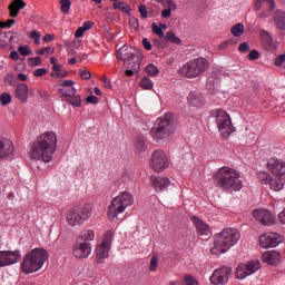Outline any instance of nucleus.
<instances>
[{
    "label": "nucleus",
    "mask_w": 285,
    "mask_h": 285,
    "mask_svg": "<svg viewBox=\"0 0 285 285\" xmlns=\"http://www.w3.org/2000/svg\"><path fill=\"white\" fill-rule=\"evenodd\" d=\"M267 168L276 177H285V163L284 161H282L279 159L272 158L267 163Z\"/></svg>",
    "instance_id": "6ab92c4d"
},
{
    "label": "nucleus",
    "mask_w": 285,
    "mask_h": 285,
    "mask_svg": "<svg viewBox=\"0 0 285 285\" xmlns=\"http://www.w3.org/2000/svg\"><path fill=\"white\" fill-rule=\"evenodd\" d=\"M87 104H92L94 106H97L99 104V98H97L95 95L88 96L86 99Z\"/></svg>",
    "instance_id": "13d9d810"
},
{
    "label": "nucleus",
    "mask_w": 285,
    "mask_h": 285,
    "mask_svg": "<svg viewBox=\"0 0 285 285\" xmlns=\"http://www.w3.org/2000/svg\"><path fill=\"white\" fill-rule=\"evenodd\" d=\"M92 217V205L85 204L82 207H73L66 213V222L69 226H82Z\"/></svg>",
    "instance_id": "6e6552de"
},
{
    "label": "nucleus",
    "mask_w": 285,
    "mask_h": 285,
    "mask_svg": "<svg viewBox=\"0 0 285 285\" xmlns=\"http://www.w3.org/2000/svg\"><path fill=\"white\" fill-rule=\"evenodd\" d=\"M31 66H41V57L30 58Z\"/></svg>",
    "instance_id": "69168bd1"
},
{
    "label": "nucleus",
    "mask_w": 285,
    "mask_h": 285,
    "mask_svg": "<svg viewBox=\"0 0 285 285\" xmlns=\"http://www.w3.org/2000/svg\"><path fill=\"white\" fill-rule=\"evenodd\" d=\"M101 82H102V86L105 88H107L108 90H110V88H112V82H110V78H108L106 76H102L101 77Z\"/></svg>",
    "instance_id": "5fc2aeb1"
},
{
    "label": "nucleus",
    "mask_w": 285,
    "mask_h": 285,
    "mask_svg": "<svg viewBox=\"0 0 285 285\" xmlns=\"http://www.w3.org/2000/svg\"><path fill=\"white\" fill-rule=\"evenodd\" d=\"M140 88H142V90H153L154 88V82L150 78L145 77L140 80Z\"/></svg>",
    "instance_id": "a19ab883"
},
{
    "label": "nucleus",
    "mask_w": 285,
    "mask_h": 285,
    "mask_svg": "<svg viewBox=\"0 0 285 285\" xmlns=\"http://www.w3.org/2000/svg\"><path fill=\"white\" fill-rule=\"evenodd\" d=\"M168 166H170V163H168V156H166V153L159 149L155 150L150 158V168L156 173H164Z\"/></svg>",
    "instance_id": "9b49d317"
},
{
    "label": "nucleus",
    "mask_w": 285,
    "mask_h": 285,
    "mask_svg": "<svg viewBox=\"0 0 285 285\" xmlns=\"http://www.w3.org/2000/svg\"><path fill=\"white\" fill-rule=\"evenodd\" d=\"M247 264V277H249V275H255V273H257V271H259V268H262V263L259 261H249L246 263Z\"/></svg>",
    "instance_id": "473e14b6"
},
{
    "label": "nucleus",
    "mask_w": 285,
    "mask_h": 285,
    "mask_svg": "<svg viewBox=\"0 0 285 285\" xmlns=\"http://www.w3.org/2000/svg\"><path fill=\"white\" fill-rule=\"evenodd\" d=\"M247 273H248V265L246 263H242L236 268V278L246 279Z\"/></svg>",
    "instance_id": "72a5a7b5"
},
{
    "label": "nucleus",
    "mask_w": 285,
    "mask_h": 285,
    "mask_svg": "<svg viewBox=\"0 0 285 285\" xmlns=\"http://www.w3.org/2000/svg\"><path fill=\"white\" fill-rule=\"evenodd\" d=\"M214 245L210 248L212 255H224V253H228L236 246V244L242 239V234L237 228H225L220 233L214 235Z\"/></svg>",
    "instance_id": "f03ea898"
},
{
    "label": "nucleus",
    "mask_w": 285,
    "mask_h": 285,
    "mask_svg": "<svg viewBox=\"0 0 285 285\" xmlns=\"http://www.w3.org/2000/svg\"><path fill=\"white\" fill-rule=\"evenodd\" d=\"M247 264V277H249V275H255V273H257V271H259V268H262V263L259 261H249L246 263Z\"/></svg>",
    "instance_id": "2f4dec72"
},
{
    "label": "nucleus",
    "mask_w": 285,
    "mask_h": 285,
    "mask_svg": "<svg viewBox=\"0 0 285 285\" xmlns=\"http://www.w3.org/2000/svg\"><path fill=\"white\" fill-rule=\"evenodd\" d=\"M252 215L255 219H257V222L262 223L263 226H273V224H275L273 213L268 212L267 209H256Z\"/></svg>",
    "instance_id": "dca6fc26"
},
{
    "label": "nucleus",
    "mask_w": 285,
    "mask_h": 285,
    "mask_svg": "<svg viewBox=\"0 0 285 285\" xmlns=\"http://www.w3.org/2000/svg\"><path fill=\"white\" fill-rule=\"evenodd\" d=\"M60 86V94L62 97H72V95H77V88H75V81L73 80H63Z\"/></svg>",
    "instance_id": "b1692460"
},
{
    "label": "nucleus",
    "mask_w": 285,
    "mask_h": 285,
    "mask_svg": "<svg viewBox=\"0 0 285 285\" xmlns=\"http://www.w3.org/2000/svg\"><path fill=\"white\" fill-rule=\"evenodd\" d=\"M230 32L234 37H242L245 32V27L242 23H236L232 27Z\"/></svg>",
    "instance_id": "4c0bfd02"
},
{
    "label": "nucleus",
    "mask_w": 285,
    "mask_h": 285,
    "mask_svg": "<svg viewBox=\"0 0 285 285\" xmlns=\"http://www.w3.org/2000/svg\"><path fill=\"white\" fill-rule=\"evenodd\" d=\"M112 8L114 10H119V12H122L124 14H130V12L132 11L128 2H122V1L114 2Z\"/></svg>",
    "instance_id": "7c9ffc66"
},
{
    "label": "nucleus",
    "mask_w": 285,
    "mask_h": 285,
    "mask_svg": "<svg viewBox=\"0 0 285 285\" xmlns=\"http://www.w3.org/2000/svg\"><path fill=\"white\" fill-rule=\"evenodd\" d=\"M210 62L206 58H196L187 61L178 69V75L180 77H186L187 79H197L202 77L206 70H208Z\"/></svg>",
    "instance_id": "39448f33"
},
{
    "label": "nucleus",
    "mask_w": 285,
    "mask_h": 285,
    "mask_svg": "<svg viewBox=\"0 0 285 285\" xmlns=\"http://www.w3.org/2000/svg\"><path fill=\"white\" fill-rule=\"evenodd\" d=\"M46 72H48V70H46V68H39L36 69L33 75L35 77H43V75H46Z\"/></svg>",
    "instance_id": "680f3d73"
},
{
    "label": "nucleus",
    "mask_w": 285,
    "mask_h": 285,
    "mask_svg": "<svg viewBox=\"0 0 285 285\" xmlns=\"http://www.w3.org/2000/svg\"><path fill=\"white\" fill-rule=\"evenodd\" d=\"M163 6L167 9V10H177V3L174 0H165Z\"/></svg>",
    "instance_id": "09e8293b"
},
{
    "label": "nucleus",
    "mask_w": 285,
    "mask_h": 285,
    "mask_svg": "<svg viewBox=\"0 0 285 285\" xmlns=\"http://www.w3.org/2000/svg\"><path fill=\"white\" fill-rule=\"evenodd\" d=\"M285 62V55H279L276 57L275 61H274V65L279 68V66H283Z\"/></svg>",
    "instance_id": "6e6d98bb"
},
{
    "label": "nucleus",
    "mask_w": 285,
    "mask_h": 285,
    "mask_svg": "<svg viewBox=\"0 0 285 285\" xmlns=\"http://www.w3.org/2000/svg\"><path fill=\"white\" fill-rule=\"evenodd\" d=\"M30 39L35 40L36 46H39V43H41V35H39L37 30L31 31Z\"/></svg>",
    "instance_id": "603ef678"
},
{
    "label": "nucleus",
    "mask_w": 285,
    "mask_h": 285,
    "mask_svg": "<svg viewBox=\"0 0 285 285\" xmlns=\"http://www.w3.org/2000/svg\"><path fill=\"white\" fill-rule=\"evenodd\" d=\"M283 240L284 238L282 235L277 233H267L259 237L262 248H275L276 246H279Z\"/></svg>",
    "instance_id": "4468645a"
},
{
    "label": "nucleus",
    "mask_w": 285,
    "mask_h": 285,
    "mask_svg": "<svg viewBox=\"0 0 285 285\" xmlns=\"http://www.w3.org/2000/svg\"><path fill=\"white\" fill-rule=\"evenodd\" d=\"M261 39L262 41H264V43H267L268 46L273 43V36H271V33L264 29L261 30Z\"/></svg>",
    "instance_id": "37998d69"
},
{
    "label": "nucleus",
    "mask_w": 285,
    "mask_h": 285,
    "mask_svg": "<svg viewBox=\"0 0 285 285\" xmlns=\"http://www.w3.org/2000/svg\"><path fill=\"white\" fill-rule=\"evenodd\" d=\"M263 262L269 266H275L282 262V254L277 250H267L263 254Z\"/></svg>",
    "instance_id": "4be33fe9"
},
{
    "label": "nucleus",
    "mask_w": 285,
    "mask_h": 285,
    "mask_svg": "<svg viewBox=\"0 0 285 285\" xmlns=\"http://www.w3.org/2000/svg\"><path fill=\"white\" fill-rule=\"evenodd\" d=\"M157 127L151 129V135L156 141L168 139L175 132V122H173V114L167 112L157 119Z\"/></svg>",
    "instance_id": "1a4fd4ad"
},
{
    "label": "nucleus",
    "mask_w": 285,
    "mask_h": 285,
    "mask_svg": "<svg viewBox=\"0 0 285 285\" xmlns=\"http://www.w3.org/2000/svg\"><path fill=\"white\" fill-rule=\"evenodd\" d=\"M14 155V142L10 138H0V159H10Z\"/></svg>",
    "instance_id": "f3484780"
},
{
    "label": "nucleus",
    "mask_w": 285,
    "mask_h": 285,
    "mask_svg": "<svg viewBox=\"0 0 285 285\" xmlns=\"http://www.w3.org/2000/svg\"><path fill=\"white\" fill-rule=\"evenodd\" d=\"M128 68L129 69L126 70L127 77H132V75H135L136 72H139L140 70L139 60H136L134 61V63L128 65Z\"/></svg>",
    "instance_id": "e433bc0d"
},
{
    "label": "nucleus",
    "mask_w": 285,
    "mask_h": 285,
    "mask_svg": "<svg viewBox=\"0 0 285 285\" xmlns=\"http://www.w3.org/2000/svg\"><path fill=\"white\" fill-rule=\"evenodd\" d=\"M71 6H72V1L60 0V10H61L62 14H70Z\"/></svg>",
    "instance_id": "ea45409f"
},
{
    "label": "nucleus",
    "mask_w": 285,
    "mask_h": 285,
    "mask_svg": "<svg viewBox=\"0 0 285 285\" xmlns=\"http://www.w3.org/2000/svg\"><path fill=\"white\" fill-rule=\"evenodd\" d=\"M30 88L26 83H19L16 88V97L19 101H28Z\"/></svg>",
    "instance_id": "393cba45"
},
{
    "label": "nucleus",
    "mask_w": 285,
    "mask_h": 285,
    "mask_svg": "<svg viewBox=\"0 0 285 285\" xmlns=\"http://www.w3.org/2000/svg\"><path fill=\"white\" fill-rule=\"evenodd\" d=\"M233 275V268L228 266H223L219 268H216L212 276L209 277V282L213 285H226L228 284V279H230V276Z\"/></svg>",
    "instance_id": "f8f14e48"
},
{
    "label": "nucleus",
    "mask_w": 285,
    "mask_h": 285,
    "mask_svg": "<svg viewBox=\"0 0 285 285\" xmlns=\"http://www.w3.org/2000/svg\"><path fill=\"white\" fill-rule=\"evenodd\" d=\"M0 104L1 106H9V104H12V95L9 92H3L0 95Z\"/></svg>",
    "instance_id": "c03bdc74"
},
{
    "label": "nucleus",
    "mask_w": 285,
    "mask_h": 285,
    "mask_svg": "<svg viewBox=\"0 0 285 285\" xmlns=\"http://www.w3.org/2000/svg\"><path fill=\"white\" fill-rule=\"evenodd\" d=\"M259 181L265 186H271V183L273 181V176L266 171L258 173Z\"/></svg>",
    "instance_id": "c9c22d12"
},
{
    "label": "nucleus",
    "mask_w": 285,
    "mask_h": 285,
    "mask_svg": "<svg viewBox=\"0 0 285 285\" xmlns=\"http://www.w3.org/2000/svg\"><path fill=\"white\" fill-rule=\"evenodd\" d=\"M191 222L194 226L197 228L198 234H200L204 237H208V235H210V226L204 223V220H202L199 217L193 216Z\"/></svg>",
    "instance_id": "5701e85b"
},
{
    "label": "nucleus",
    "mask_w": 285,
    "mask_h": 285,
    "mask_svg": "<svg viewBox=\"0 0 285 285\" xmlns=\"http://www.w3.org/2000/svg\"><path fill=\"white\" fill-rule=\"evenodd\" d=\"M114 239H115V232L107 230L102 237V240L96 247L97 264H106V259L110 257V248H112Z\"/></svg>",
    "instance_id": "9d476101"
},
{
    "label": "nucleus",
    "mask_w": 285,
    "mask_h": 285,
    "mask_svg": "<svg viewBox=\"0 0 285 285\" xmlns=\"http://www.w3.org/2000/svg\"><path fill=\"white\" fill-rule=\"evenodd\" d=\"M92 253V245L90 243H83L81 240H76L73 244V255L77 259H86L90 257Z\"/></svg>",
    "instance_id": "2eb2a0df"
},
{
    "label": "nucleus",
    "mask_w": 285,
    "mask_h": 285,
    "mask_svg": "<svg viewBox=\"0 0 285 285\" xmlns=\"http://www.w3.org/2000/svg\"><path fill=\"white\" fill-rule=\"evenodd\" d=\"M78 242H82V243H86V244H90L89 242H95V230L92 229H83L78 239Z\"/></svg>",
    "instance_id": "c85d7f7f"
},
{
    "label": "nucleus",
    "mask_w": 285,
    "mask_h": 285,
    "mask_svg": "<svg viewBox=\"0 0 285 285\" xmlns=\"http://www.w3.org/2000/svg\"><path fill=\"white\" fill-rule=\"evenodd\" d=\"M135 204V198L132 194L129 191H122L118 196H116L108 208V218L110 222H115L121 213H125L128 206H132Z\"/></svg>",
    "instance_id": "423d86ee"
},
{
    "label": "nucleus",
    "mask_w": 285,
    "mask_h": 285,
    "mask_svg": "<svg viewBox=\"0 0 285 285\" xmlns=\"http://www.w3.org/2000/svg\"><path fill=\"white\" fill-rule=\"evenodd\" d=\"M281 224L285 226V208L278 214Z\"/></svg>",
    "instance_id": "774afa93"
},
{
    "label": "nucleus",
    "mask_w": 285,
    "mask_h": 285,
    "mask_svg": "<svg viewBox=\"0 0 285 285\" xmlns=\"http://www.w3.org/2000/svg\"><path fill=\"white\" fill-rule=\"evenodd\" d=\"M79 75L81 79H90V77H92V73H90L89 70H80Z\"/></svg>",
    "instance_id": "052dcab7"
},
{
    "label": "nucleus",
    "mask_w": 285,
    "mask_h": 285,
    "mask_svg": "<svg viewBox=\"0 0 285 285\" xmlns=\"http://www.w3.org/2000/svg\"><path fill=\"white\" fill-rule=\"evenodd\" d=\"M94 23L92 21H86L82 23V26L80 27L85 32H88V30H90V28H92Z\"/></svg>",
    "instance_id": "0e129e2a"
},
{
    "label": "nucleus",
    "mask_w": 285,
    "mask_h": 285,
    "mask_svg": "<svg viewBox=\"0 0 285 285\" xmlns=\"http://www.w3.org/2000/svg\"><path fill=\"white\" fill-rule=\"evenodd\" d=\"M138 11L140 13L141 19H148V8H146V4H140L138 7Z\"/></svg>",
    "instance_id": "3c124183"
},
{
    "label": "nucleus",
    "mask_w": 285,
    "mask_h": 285,
    "mask_svg": "<svg viewBox=\"0 0 285 285\" xmlns=\"http://www.w3.org/2000/svg\"><path fill=\"white\" fill-rule=\"evenodd\" d=\"M187 101L191 108H203L206 104V99H204V96L198 91H191L188 95Z\"/></svg>",
    "instance_id": "412c9836"
},
{
    "label": "nucleus",
    "mask_w": 285,
    "mask_h": 285,
    "mask_svg": "<svg viewBox=\"0 0 285 285\" xmlns=\"http://www.w3.org/2000/svg\"><path fill=\"white\" fill-rule=\"evenodd\" d=\"M238 50L239 52H248V50H250V45H248V42H242Z\"/></svg>",
    "instance_id": "bf43d9fd"
},
{
    "label": "nucleus",
    "mask_w": 285,
    "mask_h": 285,
    "mask_svg": "<svg viewBox=\"0 0 285 285\" xmlns=\"http://www.w3.org/2000/svg\"><path fill=\"white\" fill-rule=\"evenodd\" d=\"M150 179L156 193H164L171 184L170 178L164 176H151Z\"/></svg>",
    "instance_id": "aec40b11"
},
{
    "label": "nucleus",
    "mask_w": 285,
    "mask_h": 285,
    "mask_svg": "<svg viewBox=\"0 0 285 285\" xmlns=\"http://www.w3.org/2000/svg\"><path fill=\"white\" fill-rule=\"evenodd\" d=\"M59 138L55 131H45L39 135L31 144L29 158L33 161H45L50 164L52 156L57 153V144Z\"/></svg>",
    "instance_id": "f257e3e1"
},
{
    "label": "nucleus",
    "mask_w": 285,
    "mask_h": 285,
    "mask_svg": "<svg viewBox=\"0 0 285 285\" xmlns=\"http://www.w3.org/2000/svg\"><path fill=\"white\" fill-rule=\"evenodd\" d=\"M146 73L149 77H157V75H159V69L157 66H155L154 63H149L146 69H145Z\"/></svg>",
    "instance_id": "79ce46f5"
},
{
    "label": "nucleus",
    "mask_w": 285,
    "mask_h": 285,
    "mask_svg": "<svg viewBox=\"0 0 285 285\" xmlns=\"http://www.w3.org/2000/svg\"><path fill=\"white\" fill-rule=\"evenodd\" d=\"M23 8H26L23 0H13L9 6L10 17H18L19 10H23Z\"/></svg>",
    "instance_id": "a878e982"
},
{
    "label": "nucleus",
    "mask_w": 285,
    "mask_h": 285,
    "mask_svg": "<svg viewBox=\"0 0 285 285\" xmlns=\"http://www.w3.org/2000/svg\"><path fill=\"white\" fill-rule=\"evenodd\" d=\"M21 261V250H0V268L12 266Z\"/></svg>",
    "instance_id": "ddd939ff"
},
{
    "label": "nucleus",
    "mask_w": 285,
    "mask_h": 285,
    "mask_svg": "<svg viewBox=\"0 0 285 285\" xmlns=\"http://www.w3.org/2000/svg\"><path fill=\"white\" fill-rule=\"evenodd\" d=\"M68 104L73 108H81V95H72L67 98Z\"/></svg>",
    "instance_id": "f704fd0d"
},
{
    "label": "nucleus",
    "mask_w": 285,
    "mask_h": 285,
    "mask_svg": "<svg viewBox=\"0 0 285 285\" xmlns=\"http://www.w3.org/2000/svg\"><path fill=\"white\" fill-rule=\"evenodd\" d=\"M210 117L215 119V124L222 135L225 139H228L235 132V127L233 126V119H230V115L222 109H213L210 111Z\"/></svg>",
    "instance_id": "0eeeda50"
},
{
    "label": "nucleus",
    "mask_w": 285,
    "mask_h": 285,
    "mask_svg": "<svg viewBox=\"0 0 285 285\" xmlns=\"http://www.w3.org/2000/svg\"><path fill=\"white\" fill-rule=\"evenodd\" d=\"M248 59L249 61H257V59H259V51L257 50H252L249 53H248Z\"/></svg>",
    "instance_id": "4d7b16f0"
},
{
    "label": "nucleus",
    "mask_w": 285,
    "mask_h": 285,
    "mask_svg": "<svg viewBox=\"0 0 285 285\" xmlns=\"http://www.w3.org/2000/svg\"><path fill=\"white\" fill-rule=\"evenodd\" d=\"M159 257L154 255L150 261V271H157V266L159 265Z\"/></svg>",
    "instance_id": "864d4df0"
},
{
    "label": "nucleus",
    "mask_w": 285,
    "mask_h": 285,
    "mask_svg": "<svg viewBox=\"0 0 285 285\" xmlns=\"http://www.w3.org/2000/svg\"><path fill=\"white\" fill-rule=\"evenodd\" d=\"M266 6H268L269 10H275V0H256L254 10L258 12V10L266 8Z\"/></svg>",
    "instance_id": "c756f323"
},
{
    "label": "nucleus",
    "mask_w": 285,
    "mask_h": 285,
    "mask_svg": "<svg viewBox=\"0 0 285 285\" xmlns=\"http://www.w3.org/2000/svg\"><path fill=\"white\" fill-rule=\"evenodd\" d=\"M285 177L276 176V178H272V183H269L271 190L274 193H279V190H284Z\"/></svg>",
    "instance_id": "bb28decb"
},
{
    "label": "nucleus",
    "mask_w": 285,
    "mask_h": 285,
    "mask_svg": "<svg viewBox=\"0 0 285 285\" xmlns=\"http://www.w3.org/2000/svg\"><path fill=\"white\" fill-rule=\"evenodd\" d=\"M129 26L130 28H132V30H139V19H137L136 17H130Z\"/></svg>",
    "instance_id": "8fccbe9b"
},
{
    "label": "nucleus",
    "mask_w": 285,
    "mask_h": 285,
    "mask_svg": "<svg viewBox=\"0 0 285 285\" xmlns=\"http://www.w3.org/2000/svg\"><path fill=\"white\" fill-rule=\"evenodd\" d=\"M166 41H170L171 43H176L177 46H181V40L175 32L168 31L165 36Z\"/></svg>",
    "instance_id": "58836bf2"
},
{
    "label": "nucleus",
    "mask_w": 285,
    "mask_h": 285,
    "mask_svg": "<svg viewBox=\"0 0 285 285\" xmlns=\"http://www.w3.org/2000/svg\"><path fill=\"white\" fill-rule=\"evenodd\" d=\"M142 46L145 50H153V45L150 43V40H148V38L142 39Z\"/></svg>",
    "instance_id": "e2e57ef3"
},
{
    "label": "nucleus",
    "mask_w": 285,
    "mask_h": 285,
    "mask_svg": "<svg viewBox=\"0 0 285 285\" xmlns=\"http://www.w3.org/2000/svg\"><path fill=\"white\" fill-rule=\"evenodd\" d=\"M184 282L185 285H199V281L190 274L184 276Z\"/></svg>",
    "instance_id": "49530a36"
},
{
    "label": "nucleus",
    "mask_w": 285,
    "mask_h": 285,
    "mask_svg": "<svg viewBox=\"0 0 285 285\" xmlns=\"http://www.w3.org/2000/svg\"><path fill=\"white\" fill-rule=\"evenodd\" d=\"M48 250L46 248L36 247L24 255L21 263V271L24 275H32L43 268L46 262H48Z\"/></svg>",
    "instance_id": "20e7f679"
},
{
    "label": "nucleus",
    "mask_w": 285,
    "mask_h": 285,
    "mask_svg": "<svg viewBox=\"0 0 285 285\" xmlns=\"http://www.w3.org/2000/svg\"><path fill=\"white\" fill-rule=\"evenodd\" d=\"M117 57L118 59H120L121 61H124L125 63H128V66H130V63H134L132 61H135V59H137V55L135 53V49L132 47H121L118 52H117Z\"/></svg>",
    "instance_id": "a211bd4d"
},
{
    "label": "nucleus",
    "mask_w": 285,
    "mask_h": 285,
    "mask_svg": "<svg viewBox=\"0 0 285 285\" xmlns=\"http://www.w3.org/2000/svg\"><path fill=\"white\" fill-rule=\"evenodd\" d=\"M151 30L154 35H157L160 39H164V29L157 24V22H153Z\"/></svg>",
    "instance_id": "a18cd8bd"
},
{
    "label": "nucleus",
    "mask_w": 285,
    "mask_h": 285,
    "mask_svg": "<svg viewBox=\"0 0 285 285\" xmlns=\"http://www.w3.org/2000/svg\"><path fill=\"white\" fill-rule=\"evenodd\" d=\"M240 177L242 175L237 170L226 166L220 167L214 175L218 188L228 190V193H237L244 188Z\"/></svg>",
    "instance_id": "7ed1b4c3"
},
{
    "label": "nucleus",
    "mask_w": 285,
    "mask_h": 285,
    "mask_svg": "<svg viewBox=\"0 0 285 285\" xmlns=\"http://www.w3.org/2000/svg\"><path fill=\"white\" fill-rule=\"evenodd\" d=\"M18 52H20L21 57L32 55V50H30V46L28 45L18 47Z\"/></svg>",
    "instance_id": "de8ad7c7"
},
{
    "label": "nucleus",
    "mask_w": 285,
    "mask_h": 285,
    "mask_svg": "<svg viewBox=\"0 0 285 285\" xmlns=\"http://www.w3.org/2000/svg\"><path fill=\"white\" fill-rule=\"evenodd\" d=\"M136 148L138 150H140V153H144V150H146V142H144V140H139L137 144H136Z\"/></svg>",
    "instance_id": "338daca9"
},
{
    "label": "nucleus",
    "mask_w": 285,
    "mask_h": 285,
    "mask_svg": "<svg viewBox=\"0 0 285 285\" xmlns=\"http://www.w3.org/2000/svg\"><path fill=\"white\" fill-rule=\"evenodd\" d=\"M274 23L279 30H285V11L277 10L274 12Z\"/></svg>",
    "instance_id": "cd10ccee"
}]
</instances>
